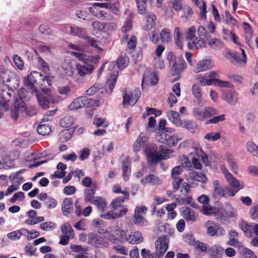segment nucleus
<instances>
[{"label":"nucleus","instance_id":"obj_1","mask_svg":"<svg viewBox=\"0 0 258 258\" xmlns=\"http://www.w3.org/2000/svg\"><path fill=\"white\" fill-rule=\"evenodd\" d=\"M71 54L83 62V64L78 63L76 66L78 74L81 77L91 74L100 59L98 56H90L83 53L72 52Z\"/></svg>","mask_w":258,"mask_h":258},{"label":"nucleus","instance_id":"obj_2","mask_svg":"<svg viewBox=\"0 0 258 258\" xmlns=\"http://www.w3.org/2000/svg\"><path fill=\"white\" fill-rule=\"evenodd\" d=\"M145 152L148 162L150 163L157 162L161 160L168 159L171 157L173 150H169L166 147L161 146L159 151L155 145L147 146Z\"/></svg>","mask_w":258,"mask_h":258},{"label":"nucleus","instance_id":"obj_3","mask_svg":"<svg viewBox=\"0 0 258 258\" xmlns=\"http://www.w3.org/2000/svg\"><path fill=\"white\" fill-rule=\"evenodd\" d=\"M112 6L108 3H95L89 9L90 12L101 20L111 21L113 16L110 14Z\"/></svg>","mask_w":258,"mask_h":258},{"label":"nucleus","instance_id":"obj_4","mask_svg":"<svg viewBox=\"0 0 258 258\" xmlns=\"http://www.w3.org/2000/svg\"><path fill=\"white\" fill-rule=\"evenodd\" d=\"M53 78L49 76H43L40 73L38 72H32L28 78L25 80V85L30 89H34V84H41L45 85L46 83L48 86H50Z\"/></svg>","mask_w":258,"mask_h":258},{"label":"nucleus","instance_id":"obj_5","mask_svg":"<svg viewBox=\"0 0 258 258\" xmlns=\"http://www.w3.org/2000/svg\"><path fill=\"white\" fill-rule=\"evenodd\" d=\"M41 89L43 93L39 92L37 90H34V93L39 104L42 108L46 109L50 103H55L58 101L57 99L52 95L49 89L41 87Z\"/></svg>","mask_w":258,"mask_h":258},{"label":"nucleus","instance_id":"obj_6","mask_svg":"<svg viewBox=\"0 0 258 258\" xmlns=\"http://www.w3.org/2000/svg\"><path fill=\"white\" fill-rule=\"evenodd\" d=\"M170 68L171 74L173 75H179L185 68V62L182 57H176L174 53L169 52L167 56Z\"/></svg>","mask_w":258,"mask_h":258},{"label":"nucleus","instance_id":"obj_7","mask_svg":"<svg viewBox=\"0 0 258 258\" xmlns=\"http://www.w3.org/2000/svg\"><path fill=\"white\" fill-rule=\"evenodd\" d=\"M99 106L97 102L94 99L86 96H80L74 99L68 108L70 110H76L83 107Z\"/></svg>","mask_w":258,"mask_h":258},{"label":"nucleus","instance_id":"obj_8","mask_svg":"<svg viewBox=\"0 0 258 258\" xmlns=\"http://www.w3.org/2000/svg\"><path fill=\"white\" fill-rule=\"evenodd\" d=\"M19 156V153L17 151H13L10 152L8 149L4 147H0V157L1 160L8 167H12L14 166V160L18 158ZM3 167V164L0 160V169Z\"/></svg>","mask_w":258,"mask_h":258},{"label":"nucleus","instance_id":"obj_9","mask_svg":"<svg viewBox=\"0 0 258 258\" xmlns=\"http://www.w3.org/2000/svg\"><path fill=\"white\" fill-rule=\"evenodd\" d=\"M219 113V111L211 107H206L201 109L195 107L192 110V115L198 120L203 121L213 115Z\"/></svg>","mask_w":258,"mask_h":258},{"label":"nucleus","instance_id":"obj_10","mask_svg":"<svg viewBox=\"0 0 258 258\" xmlns=\"http://www.w3.org/2000/svg\"><path fill=\"white\" fill-rule=\"evenodd\" d=\"M70 33L72 35L77 36L79 37L84 38L86 40V42L92 47L97 49L99 51H102V49L99 47V42L94 38L88 37L86 35V31L81 27L77 26H71L70 28Z\"/></svg>","mask_w":258,"mask_h":258},{"label":"nucleus","instance_id":"obj_11","mask_svg":"<svg viewBox=\"0 0 258 258\" xmlns=\"http://www.w3.org/2000/svg\"><path fill=\"white\" fill-rule=\"evenodd\" d=\"M114 233L121 239L125 238L126 241L132 244H139L144 241V238L142 233L138 231L131 232L128 237H125V232L122 230L116 229L115 230Z\"/></svg>","mask_w":258,"mask_h":258},{"label":"nucleus","instance_id":"obj_12","mask_svg":"<svg viewBox=\"0 0 258 258\" xmlns=\"http://www.w3.org/2000/svg\"><path fill=\"white\" fill-rule=\"evenodd\" d=\"M207 234L211 236L221 237L225 234L224 228L219 223L213 221H208L205 224Z\"/></svg>","mask_w":258,"mask_h":258},{"label":"nucleus","instance_id":"obj_13","mask_svg":"<svg viewBox=\"0 0 258 258\" xmlns=\"http://www.w3.org/2000/svg\"><path fill=\"white\" fill-rule=\"evenodd\" d=\"M141 96V92L139 89L133 91L125 90L123 94V105L124 107L134 105Z\"/></svg>","mask_w":258,"mask_h":258},{"label":"nucleus","instance_id":"obj_14","mask_svg":"<svg viewBox=\"0 0 258 258\" xmlns=\"http://www.w3.org/2000/svg\"><path fill=\"white\" fill-rule=\"evenodd\" d=\"M208 77L210 81H211L212 85L218 86L220 87L231 88L233 87L232 84L228 81H224L217 79L219 77L218 72L215 71H212L207 73Z\"/></svg>","mask_w":258,"mask_h":258},{"label":"nucleus","instance_id":"obj_15","mask_svg":"<svg viewBox=\"0 0 258 258\" xmlns=\"http://www.w3.org/2000/svg\"><path fill=\"white\" fill-rule=\"evenodd\" d=\"M230 90H223L222 99L228 104L234 105L237 102L239 97L238 93L234 90L233 86L228 88Z\"/></svg>","mask_w":258,"mask_h":258},{"label":"nucleus","instance_id":"obj_16","mask_svg":"<svg viewBox=\"0 0 258 258\" xmlns=\"http://www.w3.org/2000/svg\"><path fill=\"white\" fill-rule=\"evenodd\" d=\"M158 81V79L156 75L151 71L147 70L144 73L141 86L143 88L145 85H155Z\"/></svg>","mask_w":258,"mask_h":258},{"label":"nucleus","instance_id":"obj_17","mask_svg":"<svg viewBox=\"0 0 258 258\" xmlns=\"http://www.w3.org/2000/svg\"><path fill=\"white\" fill-rule=\"evenodd\" d=\"M38 198L48 209H53L57 204V201L52 197L49 196L46 192H41Z\"/></svg>","mask_w":258,"mask_h":258},{"label":"nucleus","instance_id":"obj_18","mask_svg":"<svg viewBox=\"0 0 258 258\" xmlns=\"http://www.w3.org/2000/svg\"><path fill=\"white\" fill-rule=\"evenodd\" d=\"M214 66V61L210 58L202 59L198 61L195 69L196 73L209 70Z\"/></svg>","mask_w":258,"mask_h":258},{"label":"nucleus","instance_id":"obj_19","mask_svg":"<svg viewBox=\"0 0 258 258\" xmlns=\"http://www.w3.org/2000/svg\"><path fill=\"white\" fill-rule=\"evenodd\" d=\"M168 240L165 236L159 237L155 242L156 251H159L160 255H163L168 249Z\"/></svg>","mask_w":258,"mask_h":258},{"label":"nucleus","instance_id":"obj_20","mask_svg":"<svg viewBox=\"0 0 258 258\" xmlns=\"http://www.w3.org/2000/svg\"><path fill=\"white\" fill-rule=\"evenodd\" d=\"M127 208L125 207H123L118 212L114 211H109L106 213L101 214L100 217L107 220L114 219L118 218L124 215L127 212Z\"/></svg>","mask_w":258,"mask_h":258},{"label":"nucleus","instance_id":"obj_21","mask_svg":"<svg viewBox=\"0 0 258 258\" xmlns=\"http://www.w3.org/2000/svg\"><path fill=\"white\" fill-rule=\"evenodd\" d=\"M148 140V137L144 133H141L135 141L133 149L135 152L141 151L142 147L145 146Z\"/></svg>","mask_w":258,"mask_h":258},{"label":"nucleus","instance_id":"obj_22","mask_svg":"<svg viewBox=\"0 0 258 258\" xmlns=\"http://www.w3.org/2000/svg\"><path fill=\"white\" fill-rule=\"evenodd\" d=\"M187 47L190 50H195L206 47L205 40L200 37H196L188 42Z\"/></svg>","mask_w":258,"mask_h":258},{"label":"nucleus","instance_id":"obj_23","mask_svg":"<svg viewBox=\"0 0 258 258\" xmlns=\"http://www.w3.org/2000/svg\"><path fill=\"white\" fill-rule=\"evenodd\" d=\"M224 252L223 247L219 244H214L209 248L208 252L210 258H222Z\"/></svg>","mask_w":258,"mask_h":258},{"label":"nucleus","instance_id":"obj_24","mask_svg":"<svg viewBox=\"0 0 258 258\" xmlns=\"http://www.w3.org/2000/svg\"><path fill=\"white\" fill-rule=\"evenodd\" d=\"M213 195L215 197L222 198L225 196V190L222 183L218 180H215L213 182Z\"/></svg>","mask_w":258,"mask_h":258},{"label":"nucleus","instance_id":"obj_25","mask_svg":"<svg viewBox=\"0 0 258 258\" xmlns=\"http://www.w3.org/2000/svg\"><path fill=\"white\" fill-rule=\"evenodd\" d=\"M173 38L175 44L180 48L183 46V33L178 27H175L173 30Z\"/></svg>","mask_w":258,"mask_h":258},{"label":"nucleus","instance_id":"obj_26","mask_svg":"<svg viewBox=\"0 0 258 258\" xmlns=\"http://www.w3.org/2000/svg\"><path fill=\"white\" fill-rule=\"evenodd\" d=\"M146 23L144 26V29L145 30H150L153 29L156 23V17L153 13H148L146 17Z\"/></svg>","mask_w":258,"mask_h":258},{"label":"nucleus","instance_id":"obj_27","mask_svg":"<svg viewBox=\"0 0 258 258\" xmlns=\"http://www.w3.org/2000/svg\"><path fill=\"white\" fill-rule=\"evenodd\" d=\"M141 182L143 185L147 184L156 185L160 184L162 182V180L158 177L153 174H149L142 178L141 180Z\"/></svg>","mask_w":258,"mask_h":258},{"label":"nucleus","instance_id":"obj_28","mask_svg":"<svg viewBox=\"0 0 258 258\" xmlns=\"http://www.w3.org/2000/svg\"><path fill=\"white\" fill-rule=\"evenodd\" d=\"M225 158L231 170L235 174L238 173V168L237 163L232 154L227 152L225 154Z\"/></svg>","mask_w":258,"mask_h":258},{"label":"nucleus","instance_id":"obj_29","mask_svg":"<svg viewBox=\"0 0 258 258\" xmlns=\"http://www.w3.org/2000/svg\"><path fill=\"white\" fill-rule=\"evenodd\" d=\"M28 232L27 229L22 228L8 233L7 237L12 240L16 241L20 239L21 236L26 235Z\"/></svg>","mask_w":258,"mask_h":258},{"label":"nucleus","instance_id":"obj_30","mask_svg":"<svg viewBox=\"0 0 258 258\" xmlns=\"http://www.w3.org/2000/svg\"><path fill=\"white\" fill-rule=\"evenodd\" d=\"M61 68L63 74L68 77H72L75 73V69L71 62L64 60L61 64Z\"/></svg>","mask_w":258,"mask_h":258},{"label":"nucleus","instance_id":"obj_31","mask_svg":"<svg viewBox=\"0 0 258 258\" xmlns=\"http://www.w3.org/2000/svg\"><path fill=\"white\" fill-rule=\"evenodd\" d=\"M88 243L94 246L99 247L102 244V238L93 233L88 234Z\"/></svg>","mask_w":258,"mask_h":258},{"label":"nucleus","instance_id":"obj_32","mask_svg":"<svg viewBox=\"0 0 258 258\" xmlns=\"http://www.w3.org/2000/svg\"><path fill=\"white\" fill-rule=\"evenodd\" d=\"M73 207V200L71 198H66L63 200L61 209L64 215H67L68 214L71 213Z\"/></svg>","mask_w":258,"mask_h":258},{"label":"nucleus","instance_id":"obj_33","mask_svg":"<svg viewBox=\"0 0 258 258\" xmlns=\"http://www.w3.org/2000/svg\"><path fill=\"white\" fill-rule=\"evenodd\" d=\"M209 47L214 50H220L224 47V43L222 40L217 38H212L208 41Z\"/></svg>","mask_w":258,"mask_h":258},{"label":"nucleus","instance_id":"obj_34","mask_svg":"<svg viewBox=\"0 0 258 258\" xmlns=\"http://www.w3.org/2000/svg\"><path fill=\"white\" fill-rule=\"evenodd\" d=\"M25 106V103L20 99L17 101L15 104V109L12 111L11 114L12 118L16 120L18 118V114L20 111H23V107Z\"/></svg>","mask_w":258,"mask_h":258},{"label":"nucleus","instance_id":"obj_35","mask_svg":"<svg viewBox=\"0 0 258 258\" xmlns=\"http://www.w3.org/2000/svg\"><path fill=\"white\" fill-rule=\"evenodd\" d=\"M117 75L113 74L110 76V78L108 79L105 85L106 92L111 93L113 90L116 81L117 80Z\"/></svg>","mask_w":258,"mask_h":258},{"label":"nucleus","instance_id":"obj_36","mask_svg":"<svg viewBox=\"0 0 258 258\" xmlns=\"http://www.w3.org/2000/svg\"><path fill=\"white\" fill-rule=\"evenodd\" d=\"M239 226L246 236H251L253 224H249L247 222L242 221L239 223Z\"/></svg>","mask_w":258,"mask_h":258},{"label":"nucleus","instance_id":"obj_37","mask_svg":"<svg viewBox=\"0 0 258 258\" xmlns=\"http://www.w3.org/2000/svg\"><path fill=\"white\" fill-rule=\"evenodd\" d=\"M182 215L187 221H195L197 220L194 211L189 208L186 207L183 209Z\"/></svg>","mask_w":258,"mask_h":258},{"label":"nucleus","instance_id":"obj_38","mask_svg":"<svg viewBox=\"0 0 258 258\" xmlns=\"http://www.w3.org/2000/svg\"><path fill=\"white\" fill-rule=\"evenodd\" d=\"M131 174V164L127 159L122 161V176L124 180L129 179Z\"/></svg>","mask_w":258,"mask_h":258},{"label":"nucleus","instance_id":"obj_39","mask_svg":"<svg viewBox=\"0 0 258 258\" xmlns=\"http://www.w3.org/2000/svg\"><path fill=\"white\" fill-rule=\"evenodd\" d=\"M96 191V186H92L89 188H87L85 190V201L92 203V202L96 199L94 196Z\"/></svg>","mask_w":258,"mask_h":258},{"label":"nucleus","instance_id":"obj_40","mask_svg":"<svg viewBox=\"0 0 258 258\" xmlns=\"http://www.w3.org/2000/svg\"><path fill=\"white\" fill-rule=\"evenodd\" d=\"M245 147L247 151L252 155L258 158V146L254 142L248 141L246 143Z\"/></svg>","mask_w":258,"mask_h":258},{"label":"nucleus","instance_id":"obj_41","mask_svg":"<svg viewBox=\"0 0 258 258\" xmlns=\"http://www.w3.org/2000/svg\"><path fill=\"white\" fill-rule=\"evenodd\" d=\"M245 147L247 151L252 155L258 158V146L254 142L248 141L246 143Z\"/></svg>","mask_w":258,"mask_h":258},{"label":"nucleus","instance_id":"obj_42","mask_svg":"<svg viewBox=\"0 0 258 258\" xmlns=\"http://www.w3.org/2000/svg\"><path fill=\"white\" fill-rule=\"evenodd\" d=\"M167 115L168 119L174 124L176 125H180L181 124V120L178 112L171 110L167 112Z\"/></svg>","mask_w":258,"mask_h":258},{"label":"nucleus","instance_id":"obj_43","mask_svg":"<svg viewBox=\"0 0 258 258\" xmlns=\"http://www.w3.org/2000/svg\"><path fill=\"white\" fill-rule=\"evenodd\" d=\"M161 41L163 43H168L172 40L171 32L168 28H163L160 33Z\"/></svg>","mask_w":258,"mask_h":258},{"label":"nucleus","instance_id":"obj_44","mask_svg":"<svg viewBox=\"0 0 258 258\" xmlns=\"http://www.w3.org/2000/svg\"><path fill=\"white\" fill-rule=\"evenodd\" d=\"M10 70L6 68L4 66H1L0 67V78L4 83L10 82Z\"/></svg>","mask_w":258,"mask_h":258},{"label":"nucleus","instance_id":"obj_45","mask_svg":"<svg viewBox=\"0 0 258 258\" xmlns=\"http://www.w3.org/2000/svg\"><path fill=\"white\" fill-rule=\"evenodd\" d=\"M189 176L192 179L202 183H206L208 180L207 176L201 172H190Z\"/></svg>","mask_w":258,"mask_h":258},{"label":"nucleus","instance_id":"obj_46","mask_svg":"<svg viewBox=\"0 0 258 258\" xmlns=\"http://www.w3.org/2000/svg\"><path fill=\"white\" fill-rule=\"evenodd\" d=\"M117 27V25L115 22H104L103 32L108 35L110 34Z\"/></svg>","mask_w":258,"mask_h":258},{"label":"nucleus","instance_id":"obj_47","mask_svg":"<svg viewBox=\"0 0 258 258\" xmlns=\"http://www.w3.org/2000/svg\"><path fill=\"white\" fill-rule=\"evenodd\" d=\"M229 185L233 188L238 189V190L243 187V184H240L239 181L236 179L232 174L230 177L226 178Z\"/></svg>","mask_w":258,"mask_h":258},{"label":"nucleus","instance_id":"obj_48","mask_svg":"<svg viewBox=\"0 0 258 258\" xmlns=\"http://www.w3.org/2000/svg\"><path fill=\"white\" fill-rule=\"evenodd\" d=\"M91 204L96 205L101 211H104L107 206L106 201L102 197H96V199L92 202Z\"/></svg>","mask_w":258,"mask_h":258},{"label":"nucleus","instance_id":"obj_49","mask_svg":"<svg viewBox=\"0 0 258 258\" xmlns=\"http://www.w3.org/2000/svg\"><path fill=\"white\" fill-rule=\"evenodd\" d=\"M75 119L72 116H67L62 118L60 121V124L63 127L71 126L75 122Z\"/></svg>","mask_w":258,"mask_h":258},{"label":"nucleus","instance_id":"obj_50","mask_svg":"<svg viewBox=\"0 0 258 258\" xmlns=\"http://www.w3.org/2000/svg\"><path fill=\"white\" fill-rule=\"evenodd\" d=\"M192 93L195 97L197 99L199 103H201L202 94L201 92V88L198 84H195L192 85Z\"/></svg>","mask_w":258,"mask_h":258},{"label":"nucleus","instance_id":"obj_51","mask_svg":"<svg viewBox=\"0 0 258 258\" xmlns=\"http://www.w3.org/2000/svg\"><path fill=\"white\" fill-rule=\"evenodd\" d=\"M202 212L205 215H216L218 213V209L215 207L210 206H203Z\"/></svg>","mask_w":258,"mask_h":258},{"label":"nucleus","instance_id":"obj_52","mask_svg":"<svg viewBox=\"0 0 258 258\" xmlns=\"http://www.w3.org/2000/svg\"><path fill=\"white\" fill-rule=\"evenodd\" d=\"M181 138H178L175 136L166 135L165 141L167 145L169 146H175L178 143V141L181 140Z\"/></svg>","mask_w":258,"mask_h":258},{"label":"nucleus","instance_id":"obj_53","mask_svg":"<svg viewBox=\"0 0 258 258\" xmlns=\"http://www.w3.org/2000/svg\"><path fill=\"white\" fill-rule=\"evenodd\" d=\"M61 231L64 235L74 236V230L69 223H66L61 225Z\"/></svg>","mask_w":258,"mask_h":258},{"label":"nucleus","instance_id":"obj_54","mask_svg":"<svg viewBox=\"0 0 258 258\" xmlns=\"http://www.w3.org/2000/svg\"><path fill=\"white\" fill-rule=\"evenodd\" d=\"M234 62H232L233 64L235 65H237L239 67H244L246 63L247 59L242 57L240 55H238L236 53L235 54V56L233 58Z\"/></svg>","mask_w":258,"mask_h":258},{"label":"nucleus","instance_id":"obj_55","mask_svg":"<svg viewBox=\"0 0 258 258\" xmlns=\"http://www.w3.org/2000/svg\"><path fill=\"white\" fill-rule=\"evenodd\" d=\"M200 84L203 86L212 85L211 81H210L207 74L204 75H199L196 77Z\"/></svg>","mask_w":258,"mask_h":258},{"label":"nucleus","instance_id":"obj_56","mask_svg":"<svg viewBox=\"0 0 258 258\" xmlns=\"http://www.w3.org/2000/svg\"><path fill=\"white\" fill-rule=\"evenodd\" d=\"M196 5L201 10V17L204 20L206 19L207 6L206 2L203 1H199L198 3H196Z\"/></svg>","mask_w":258,"mask_h":258},{"label":"nucleus","instance_id":"obj_57","mask_svg":"<svg viewBox=\"0 0 258 258\" xmlns=\"http://www.w3.org/2000/svg\"><path fill=\"white\" fill-rule=\"evenodd\" d=\"M137 7L138 12L139 14L144 15L146 11V0H136Z\"/></svg>","mask_w":258,"mask_h":258},{"label":"nucleus","instance_id":"obj_58","mask_svg":"<svg viewBox=\"0 0 258 258\" xmlns=\"http://www.w3.org/2000/svg\"><path fill=\"white\" fill-rule=\"evenodd\" d=\"M124 197L123 198H121L120 197H116L111 202V207L115 210H117L118 208H121V209L123 207V206H122L121 205L124 203ZM123 207H125V206H123ZM125 207H126L125 206Z\"/></svg>","mask_w":258,"mask_h":258},{"label":"nucleus","instance_id":"obj_59","mask_svg":"<svg viewBox=\"0 0 258 258\" xmlns=\"http://www.w3.org/2000/svg\"><path fill=\"white\" fill-rule=\"evenodd\" d=\"M37 133L41 135H48L51 132V128L45 124H40L37 128Z\"/></svg>","mask_w":258,"mask_h":258},{"label":"nucleus","instance_id":"obj_60","mask_svg":"<svg viewBox=\"0 0 258 258\" xmlns=\"http://www.w3.org/2000/svg\"><path fill=\"white\" fill-rule=\"evenodd\" d=\"M221 137V134L220 133L211 132L206 134L204 139L209 141L215 142L218 140Z\"/></svg>","mask_w":258,"mask_h":258},{"label":"nucleus","instance_id":"obj_61","mask_svg":"<svg viewBox=\"0 0 258 258\" xmlns=\"http://www.w3.org/2000/svg\"><path fill=\"white\" fill-rule=\"evenodd\" d=\"M128 58L126 56H121L117 60L116 65L120 70L125 68L128 64Z\"/></svg>","mask_w":258,"mask_h":258},{"label":"nucleus","instance_id":"obj_62","mask_svg":"<svg viewBox=\"0 0 258 258\" xmlns=\"http://www.w3.org/2000/svg\"><path fill=\"white\" fill-rule=\"evenodd\" d=\"M194 246L196 249L204 252H207L209 249V246L206 243L198 240L196 241Z\"/></svg>","mask_w":258,"mask_h":258},{"label":"nucleus","instance_id":"obj_63","mask_svg":"<svg viewBox=\"0 0 258 258\" xmlns=\"http://www.w3.org/2000/svg\"><path fill=\"white\" fill-rule=\"evenodd\" d=\"M217 215V220L221 223L226 222L227 220L228 213L227 211L223 209H218V213Z\"/></svg>","mask_w":258,"mask_h":258},{"label":"nucleus","instance_id":"obj_64","mask_svg":"<svg viewBox=\"0 0 258 258\" xmlns=\"http://www.w3.org/2000/svg\"><path fill=\"white\" fill-rule=\"evenodd\" d=\"M196 27L192 26L189 27L187 30L186 33V38L189 41L191 39L197 37L196 36Z\"/></svg>","mask_w":258,"mask_h":258}]
</instances>
